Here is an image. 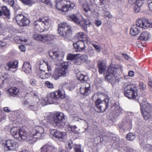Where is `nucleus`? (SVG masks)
I'll use <instances>...</instances> for the list:
<instances>
[{
    "label": "nucleus",
    "mask_w": 152,
    "mask_h": 152,
    "mask_svg": "<svg viewBox=\"0 0 152 152\" xmlns=\"http://www.w3.org/2000/svg\"><path fill=\"white\" fill-rule=\"evenodd\" d=\"M23 71L27 74L31 72V67L29 62H24L22 66Z\"/></svg>",
    "instance_id": "a878e982"
},
{
    "label": "nucleus",
    "mask_w": 152,
    "mask_h": 152,
    "mask_svg": "<svg viewBox=\"0 0 152 152\" xmlns=\"http://www.w3.org/2000/svg\"><path fill=\"white\" fill-rule=\"evenodd\" d=\"M76 36L78 39L81 40L82 39L86 38L88 39V38L86 34L83 32H80L76 34Z\"/></svg>",
    "instance_id": "473e14b6"
},
{
    "label": "nucleus",
    "mask_w": 152,
    "mask_h": 152,
    "mask_svg": "<svg viewBox=\"0 0 152 152\" xmlns=\"http://www.w3.org/2000/svg\"><path fill=\"white\" fill-rule=\"evenodd\" d=\"M8 44L5 42L2 41H0V48H6L7 47Z\"/></svg>",
    "instance_id": "ea45409f"
},
{
    "label": "nucleus",
    "mask_w": 152,
    "mask_h": 152,
    "mask_svg": "<svg viewBox=\"0 0 152 152\" xmlns=\"http://www.w3.org/2000/svg\"><path fill=\"white\" fill-rule=\"evenodd\" d=\"M74 149L75 152H83L81 150L80 145H76L74 147Z\"/></svg>",
    "instance_id": "a18cd8bd"
},
{
    "label": "nucleus",
    "mask_w": 152,
    "mask_h": 152,
    "mask_svg": "<svg viewBox=\"0 0 152 152\" xmlns=\"http://www.w3.org/2000/svg\"><path fill=\"white\" fill-rule=\"evenodd\" d=\"M0 17L8 20L10 18L9 10L6 6H3L0 9Z\"/></svg>",
    "instance_id": "6ab92c4d"
},
{
    "label": "nucleus",
    "mask_w": 152,
    "mask_h": 152,
    "mask_svg": "<svg viewBox=\"0 0 152 152\" xmlns=\"http://www.w3.org/2000/svg\"><path fill=\"white\" fill-rule=\"evenodd\" d=\"M59 53L58 52L50 51L49 52V54L51 58L53 59H55L56 60L60 61L61 60V58H60Z\"/></svg>",
    "instance_id": "cd10ccee"
},
{
    "label": "nucleus",
    "mask_w": 152,
    "mask_h": 152,
    "mask_svg": "<svg viewBox=\"0 0 152 152\" xmlns=\"http://www.w3.org/2000/svg\"><path fill=\"white\" fill-rule=\"evenodd\" d=\"M69 128L70 129L69 130H71V131L73 132H74L75 130L77 128V127L74 126H71Z\"/></svg>",
    "instance_id": "052dcab7"
},
{
    "label": "nucleus",
    "mask_w": 152,
    "mask_h": 152,
    "mask_svg": "<svg viewBox=\"0 0 152 152\" xmlns=\"http://www.w3.org/2000/svg\"><path fill=\"white\" fill-rule=\"evenodd\" d=\"M92 46L94 48L96 51L98 53L101 52V48L99 45L95 44H93Z\"/></svg>",
    "instance_id": "c03bdc74"
},
{
    "label": "nucleus",
    "mask_w": 152,
    "mask_h": 152,
    "mask_svg": "<svg viewBox=\"0 0 152 152\" xmlns=\"http://www.w3.org/2000/svg\"><path fill=\"white\" fill-rule=\"evenodd\" d=\"M36 81L34 79H31L30 81V83L33 86H34L36 84Z\"/></svg>",
    "instance_id": "bf43d9fd"
},
{
    "label": "nucleus",
    "mask_w": 152,
    "mask_h": 152,
    "mask_svg": "<svg viewBox=\"0 0 152 152\" xmlns=\"http://www.w3.org/2000/svg\"><path fill=\"white\" fill-rule=\"evenodd\" d=\"M65 93L63 90H58V91H56L50 93V97L51 99L54 100L61 98L63 99L64 98Z\"/></svg>",
    "instance_id": "f3484780"
},
{
    "label": "nucleus",
    "mask_w": 152,
    "mask_h": 152,
    "mask_svg": "<svg viewBox=\"0 0 152 152\" xmlns=\"http://www.w3.org/2000/svg\"><path fill=\"white\" fill-rule=\"evenodd\" d=\"M140 88L142 90H144L146 88V86L144 83L140 82L139 83Z\"/></svg>",
    "instance_id": "de8ad7c7"
},
{
    "label": "nucleus",
    "mask_w": 152,
    "mask_h": 152,
    "mask_svg": "<svg viewBox=\"0 0 152 152\" xmlns=\"http://www.w3.org/2000/svg\"><path fill=\"white\" fill-rule=\"evenodd\" d=\"M58 31L59 34L64 37L70 36L72 33L71 26L65 22L59 24Z\"/></svg>",
    "instance_id": "0eeeda50"
},
{
    "label": "nucleus",
    "mask_w": 152,
    "mask_h": 152,
    "mask_svg": "<svg viewBox=\"0 0 152 152\" xmlns=\"http://www.w3.org/2000/svg\"><path fill=\"white\" fill-rule=\"evenodd\" d=\"M33 24L37 31L42 32L45 29L49 28L50 24V20L47 17H43L34 21Z\"/></svg>",
    "instance_id": "20e7f679"
},
{
    "label": "nucleus",
    "mask_w": 152,
    "mask_h": 152,
    "mask_svg": "<svg viewBox=\"0 0 152 152\" xmlns=\"http://www.w3.org/2000/svg\"><path fill=\"white\" fill-rule=\"evenodd\" d=\"M138 27L146 28L152 27V24L149 22L148 20L143 19L139 20L136 22V24L132 25L130 29V33L132 36H135L137 35L139 31Z\"/></svg>",
    "instance_id": "f03ea898"
},
{
    "label": "nucleus",
    "mask_w": 152,
    "mask_h": 152,
    "mask_svg": "<svg viewBox=\"0 0 152 152\" xmlns=\"http://www.w3.org/2000/svg\"><path fill=\"white\" fill-rule=\"evenodd\" d=\"M47 62L43 60L41 61L39 63V68L40 70H45L44 69L46 68Z\"/></svg>",
    "instance_id": "72a5a7b5"
},
{
    "label": "nucleus",
    "mask_w": 152,
    "mask_h": 152,
    "mask_svg": "<svg viewBox=\"0 0 152 152\" xmlns=\"http://www.w3.org/2000/svg\"><path fill=\"white\" fill-rule=\"evenodd\" d=\"M79 57L82 63L84 62L88 59V56L86 55H82Z\"/></svg>",
    "instance_id": "58836bf2"
},
{
    "label": "nucleus",
    "mask_w": 152,
    "mask_h": 152,
    "mask_svg": "<svg viewBox=\"0 0 152 152\" xmlns=\"http://www.w3.org/2000/svg\"><path fill=\"white\" fill-rule=\"evenodd\" d=\"M149 10L152 11V1L148 4Z\"/></svg>",
    "instance_id": "774afa93"
},
{
    "label": "nucleus",
    "mask_w": 152,
    "mask_h": 152,
    "mask_svg": "<svg viewBox=\"0 0 152 152\" xmlns=\"http://www.w3.org/2000/svg\"><path fill=\"white\" fill-rule=\"evenodd\" d=\"M38 75L42 79L48 78L50 75V72H46L45 70H40L38 72Z\"/></svg>",
    "instance_id": "bb28decb"
},
{
    "label": "nucleus",
    "mask_w": 152,
    "mask_h": 152,
    "mask_svg": "<svg viewBox=\"0 0 152 152\" xmlns=\"http://www.w3.org/2000/svg\"><path fill=\"white\" fill-rule=\"evenodd\" d=\"M123 68V66L120 65L116 67H109L106 72L105 78L112 84L117 82H118L119 79L116 75L117 70L120 69L121 71H122Z\"/></svg>",
    "instance_id": "7ed1b4c3"
},
{
    "label": "nucleus",
    "mask_w": 152,
    "mask_h": 152,
    "mask_svg": "<svg viewBox=\"0 0 152 152\" xmlns=\"http://www.w3.org/2000/svg\"><path fill=\"white\" fill-rule=\"evenodd\" d=\"M73 45L77 52L84 51L85 50V47L84 43L82 41H78L74 43Z\"/></svg>",
    "instance_id": "412c9836"
},
{
    "label": "nucleus",
    "mask_w": 152,
    "mask_h": 152,
    "mask_svg": "<svg viewBox=\"0 0 152 152\" xmlns=\"http://www.w3.org/2000/svg\"><path fill=\"white\" fill-rule=\"evenodd\" d=\"M72 146V142L71 140H69L66 143V147L67 149H71Z\"/></svg>",
    "instance_id": "4c0bfd02"
},
{
    "label": "nucleus",
    "mask_w": 152,
    "mask_h": 152,
    "mask_svg": "<svg viewBox=\"0 0 152 152\" xmlns=\"http://www.w3.org/2000/svg\"><path fill=\"white\" fill-rule=\"evenodd\" d=\"M124 95L129 99H134L137 96L136 89L132 85H128L124 88Z\"/></svg>",
    "instance_id": "9d476101"
},
{
    "label": "nucleus",
    "mask_w": 152,
    "mask_h": 152,
    "mask_svg": "<svg viewBox=\"0 0 152 152\" xmlns=\"http://www.w3.org/2000/svg\"><path fill=\"white\" fill-rule=\"evenodd\" d=\"M4 144L8 150H16L19 146L18 142L13 140H5Z\"/></svg>",
    "instance_id": "2eb2a0df"
},
{
    "label": "nucleus",
    "mask_w": 152,
    "mask_h": 152,
    "mask_svg": "<svg viewBox=\"0 0 152 152\" xmlns=\"http://www.w3.org/2000/svg\"><path fill=\"white\" fill-rule=\"evenodd\" d=\"M66 84V86L69 87L70 90L73 89L75 87V85L73 82H70L69 83H67Z\"/></svg>",
    "instance_id": "a19ab883"
},
{
    "label": "nucleus",
    "mask_w": 152,
    "mask_h": 152,
    "mask_svg": "<svg viewBox=\"0 0 152 152\" xmlns=\"http://www.w3.org/2000/svg\"><path fill=\"white\" fill-rule=\"evenodd\" d=\"M90 86L89 84L87 83L83 84L80 88V92L81 94L85 96H87L90 92Z\"/></svg>",
    "instance_id": "4be33fe9"
},
{
    "label": "nucleus",
    "mask_w": 152,
    "mask_h": 152,
    "mask_svg": "<svg viewBox=\"0 0 152 152\" xmlns=\"http://www.w3.org/2000/svg\"><path fill=\"white\" fill-rule=\"evenodd\" d=\"M4 111L6 112H8L10 111L8 107H4Z\"/></svg>",
    "instance_id": "338daca9"
},
{
    "label": "nucleus",
    "mask_w": 152,
    "mask_h": 152,
    "mask_svg": "<svg viewBox=\"0 0 152 152\" xmlns=\"http://www.w3.org/2000/svg\"><path fill=\"white\" fill-rule=\"evenodd\" d=\"M45 85L48 88H52L53 87V84L49 81H46L45 83Z\"/></svg>",
    "instance_id": "3c124183"
},
{
    "label": "nucleus",
    "mask_w": 152,
    "mask_h": 152,
    "mask_svg": "<svg viewBox=\"0 0 152 152\" xmlns=\"http://www.w3.org/2000/svg\"><path fill=\"white\" fill-rule=\"evenodd\" d=\"M19 48L21 51L23 52L26 50V48L24 45H20L19 46Z\"/></svg>",
    "instance_id": "6e6d98bb"
},
{
    "label": "nucleus",
    "mask_w": 152,
    "mask_h": 152,
    "mask_svg": "<svg viewBox=\"0 0 152 152\" xmlns=\"http://www.w3.org/2000/svg\"><path fill=\"white\" fill-rule=\"evenodd\" d=\"M76 76L77 79L78 80H80L81 82H84L86 81L85 79L86 76L84 75L80 72L77 73Z\"/></svg>",
    "instance_id": "2f4dec72"
},
{
    "label": "nucleus",
    "mask_w": 152,
    "mask_h": 152,
    "mask_svg": "<svg viewBox=\"0 0 152 152\" xmlns=\"http://www.w3.org/2000/svg\"><path fill=\"white\" fill-rule=\"evenodd\" d=\"M9 94L13 96H15L18 93L19 89L15 87L10 88L9 89Z\"/></svg>",
    "instance_id": "7c9ffc66"
},
{
    "label": "nucleus",
    "mask_w": 152,
    "mask_h": 152,
    "mask_svg": "<svg viewBox=\"0 0 152 152\" xmlns=\"http://www.w3.org/2000/svg\"><path fill=\"white\" fill-rule=\"evenodd\" d=\"M44 132V128L41 126L35 127L31 130L28 134L24 129H20V135L18 140H26L30 143L32 144L42 137Z\"/></svg>",
    "instance_id": "f257e3e1"
},
{
    "label": "nucleus",
    "mask_w": 152,
    "mask_h": 152,
    "mask_svg": "<svg viewBox=\"0 0 152 152\" xmlns=\"http://www.w3.org/2000/svg\"><path fill=\"white\" fill-rule=\"evenodd\" d=\"M75 6V4L66 0H60L58 1L56 4L57 9L63 12H66L68 10H71Z\"/></svg>",
    "instance_id": "423d86ee"
},
{
    "label": "nucleus",
    "mask_w": 152,
    "mask_h": 152,
    "mask_svg": "<svg viewBox=\"0 0 152 152\" xmlns=\"http://www.w3.org/2000/svg\"><path fill=\"white\" fill-rule=\"evenodd\" d=\"M99 72L100 74H103L105 71L106 67L102 60H99L97 62Z\"/></svg>",
    "instance_id": "393cba45"
},
{
    "label": "nucleus",
    "mask_w": 152,
    "mask_h": 152,
    "mask_svg": "<svg viewBox=\"0 0 152 152\" xmlns=\"http://www.w3.org/2000/svg\"><path fill=\"white\" fill-rule=\"evenodd\" d=\"M83 8L84 10L86 12L90 10L89 5L87 3L84 4L83 5Z\"/></svg>",
    "instance_id": "37998d69"
},
{
    "label": "nucleus",
    "mask_w": 152,
    "mask_h": 152,
    "mask_svg": "<svg viewBox=\"0 0 152 152\" xmlns=\"http://www.w3.org/2000/svg\"><path fill=\"white\" fill-rule=\"evenodd\" d=\"M67 68V66L65 64L58 66L56 68L52 75L53 77L56 80L61 77H65L66 75Z\"/></svg>",
    "instance_id": "1a4fd4ad"
},
{
    "label": "nucleus",
    "mask_w": 152,
    "mask_h": 152,
    "mask_svg": "<svg viewBox=\"0 0 152 152\" xmlns=\"http://www.w3.org/2000/svg\"><path fill=\"white\" fill-rule=\"evenodd\" d=\"M28 108L30 109L33 110L34 111H36L37 110V108L36 106H34L33 105H31L30 104Z\"/></svg>",
    "instance_id": "5fc2aeb1"
},
{
    "label": "nucleus",
    "mask_w": 152,
    "mask_h": 152,
    "mask_svg": "<svg viewBox=\"0 0 152 152\" xmlns=\"http://www.w3.org/2000/svg\"><path fill=\"white\" fill-rule=\"evenodd\" d=\"M16 19L18 24L20 26H26L30 23V20L22 14L17 15Z\"/></svg>",
    "instance_id": "dca6fc26"
},
{
    "label": "nucleus",
    "mask_w": 152,
    "mask_h": 152,
    "mask_svg": "<svg viewBox=\"0 0 152 152\" xmlns=\"http://www.w3.org/2000/svg\"><path fill=\"white\" fill-rule=\"evenodd\" d=\"M41 1L48 6H50L51 5V3L50 0H41Z\"/></svg>",
    "instance_id": "09e8293b"
},
{
    "label": "nucleus",
    "mask_w": 152,
    "mask_h": 152,
    "mask_svg": "<svg viewBox=\"0 0 152 152\" xmlns=\"http://www.w3.org/2000/svg\"><path fill=\"white\" fill-rule=\"evenodd\" d=\"M20 132V129L16 127L12 128L10 130L11 134L16 140H19Z\"/></svg>",
    "instance_id": "b1692460"
},
{
    "label": "nucleus",
    "mask_w": 152,
    "mask_h": 152,
    "mask_svg": "<svg viewBox=\"0 0 152 152\" xmlns=\"http://www.w3.org/2000/svg\"><path fill=\"white\" fill-rule=\"evenodd\" d=\"M82 63V62L79 57L77 58L74 61V64L77 65H80Z\"/></svg>",
    "instance_id": "8fccbe9b"
},
{
    "label": "nucleus",
    "mask_w": 152,
    "mask_h": 152,
    "mask_svg": "<svg viewBox=\"0 0 152 152\" xmlns=\"http://www.w3.org/2000/svg\"><path fill=\"white\" fill-rule=\"evenodd\" d=\"M129 1L130 4L134 5V10L136 12L140 11V7L143 3L142 0H129Z\"/></svg>",
    "instance_id": "a211bd4d"
},
{
    "label": "nucleus",
    "mask_w": 152,
    "mask_h": 152,
    "mask_svg": "<svg viewBox=\"0 0 152 152\" xmlns=\"http://www.w3.org/2000/svg\"><path fill=\"white\" fill-rule=\"evenodd\" d=\"M33 37L35 40L45 42L53 39L54 37L53 35L50 34L39 35L35 33L33 34Z\"/></svg>",
    "instance_id": "ddd939ff"
},
{
    "label": "nucleus",
    "mask_w": 152,
    "mask_h": 152,
    "mask_svg": "<svg viewBox=\"0 0 152 152\" xmlns=\"http://www.w3.org/2000/svg\"><path fill=\"white\" fill-rule=\"evenodd\" d=\"M6 116L3 115H0V122L3 120L6 119Z\"/></svg>",
    "instance_id": "680f3d73"
},
{
    "label": "nucleus",
    "mask_w": 152,
    "mask_h": 152,
    "mask_svg": "<svg viewBox=\"0 0 152 152\" xmlns=\"http://www.w3.org/2000/svg\"><path fill=\"white\" fill-rule=\"evenodd\" d=\"M100 6H101V7L105 8V6L108 2V0H100Z\"/></svg>",
    "instance_id": "e433bc0d"
},
{
    "label": "nucleus",
    "mask_w": 152,
    "mask_h": 152,
    "mask_svg": "<svg viewBox=\"0 0 152 152\" xmlns=\"http://www.w3.org/2000/svg\"><path fill=\"white\" fill-rule=\"evenodd\" d=\"M64 114L61 112H58L53 116L54 125L58 127H61L65 124L66 122Z\"/></svg>",
    "instance_id": "9b49d317"
},
{
    "label": "nucleus",
    "mask_w": 152,
    "mask_h": 152,
    "mask_svg": "<svg viewBox=\"0 0 152 152\" xmlns=\"http://www.w3.org/2000/svg\"><path fill=\"white\" fill-rule=\"evenodd\" d=\"M7 74L5 73H3L1 75H0V78L4 80L5 79H7Z\"/></svg>",
    "instance_id": "864d4df0"
},
{
    "label": "nucleus",
    "mask_w": 152,
    "mask_h": 152,
    "mask_svg": "<svg viewBox=\"0 0 152 152\" xmlns=\"http://www.w3.org/2000/svg\"><path fill=\"white\" fill-rule=\"evenodd\" d=\"M102 23L101 21L99 20H96L95 21V24L97 26H100Z\"/></svg>",
    "instance_id": "13d9d810"
},
{
    "label": "nucleus",
    "mask_w": 152,
    "mask_h": 152,
    "mask_svg": "<svg viewBox=\"0 0 152 152\" xmlns=\"http://www.w3.org/2000/svg\"><path fill=\"white\" fill-rule=\"evenodd\" d=\"M149 36V33L145 31L141 33L138 39L143 41H146L148 39Z\"/></svg>",
    "instance_id": "c756f323"
},
{
    "label": "nucleus",
    "mask_w": 152,
    "mask_h": 152,
    "mask_svg": "<svg viewBox=\"0 0 152 152\" xmlns=\"http://www.w3.org/2000/svg\"><path fill=\"white\" fill-rule=\"evenodd\" d=\"M135 134L133 133H129L126 135V138L127 140L132 141L135 138Z\"/></svg>",
    "instance_id": "f704fd0d"
},
{
    "label": "nucleus",
    "mask_w": 152,
    "mask_h": 152,
    "mask_svg": "<svg viewBox=\"0 0 152 152\" xmlns=\"http://www.w3.org/2000/svg\"><path fill=\"white\" fill-rule=\"evenodd\" d=\"M30 104V101L27 100H26L23 102V105L25 108H28Z\"/></svg>",
    "instance_id": "79ce46f5"
},
{
    "label": "nucleus",
    "mask_w": 152,
    "mask_h": 152,
    "mask_svg": "<svg viewBox=\"0 0 152 152\" xmlns=\"http://www.w3.org/2000/svg\"><path fill=\"white\" fill-rule=\"evenodd\" d=\"M78 56V54H69L67 56V59L68 60H75L77 58V56Z\"/></svg>",
    "instance_id": "c9c22d12"
},
{
    "label": "nucleus",
    "mask_w": 152,
    "mask_h": 152,
    "mask_svg": "<svg viewBox=\"0 0 152 152\" xmlns=\"http://www.w3.org/2000/svg\"><path fill=\"white\" fill-rule=\"evenodd\" d=\"M109 102L108 97L106 98L104 100H101L100 98L97 99L95 102V105L99 112H103L106 110L108 106Z\"/></svg>",
    "instance_id": "f8f14e48"
},
{
    "label": "nucleus",
    "mask_w": 152,
    "mask_h": 152,
    "mask_svg": "<svg viewBox=\"0 0 152 152\" xmlns=\"http://www.w3.org/2000/svg\"><path fill=\"white\" fill-rule=\"evenodd\" d=\"M128 75L129 76L132 77L134 75V72L133 71H130L129 72Z\"/></svg>",
    "instance_id": "e2e57ef3"
},
{
    "label": "nucleus",
    "mask_w": 152,
    "mask_h": 152,
    "mask_svg": "<svg viewBox=\"0 0 152 152\" xmlns=\"http://www.w3.org/2000/svg\"><path fill=\"white\" fill-rule=\"evenodd\" d=\"M123 57L125 58L126 59H128L129 58V57L126 54L123 53L122 54Z\"/></svg>",
    "instance_id": "69168bd1"
},
{
    "label": "nucleus",
    "mask_w": 152,
    "mask_h": 152,
    "mask_svg": "<svg viewBox=\"0 0 152 152\" xmlns=\"http://www.w3.org/2000/svg\"><path fill=\"white\" fill-rule=\"evenodd\" d=\"M112 108L114 111V114L115 115L118 116L120 114L122 113H123V110L122 108L119 106L112 107Z\"/></svg>",
    "instance_id": "c85d7f7f"
},
{
    "label": "nucleus",
    "mask_w": 152,
    "mask_h": 152,
    "mask_svg": "<svg viewBox=\"0 0 152 152\" xmlns=\"http://www.w3.org/2000/svg\"><path fill=\"white\" fill-rule=\"evenodd\" d=\"M54 148L53 145L50 143H48L41 148L40 152H52Z\"/></svg>",
    "instance_id": "5701e85b"
},
{
    "label": "nucleus",
    "mask_w": 152,
    "mask_h": 152,
    "mask_svg": "<svg viewBox=\"0 0 152 152\" xmlns=\"http://www.w3.org/2000/svg\"><path fill=\"white\" fill-rule=\"evenodd\" d=\"M46 67L48 71H50L51 70L52 66L50 63H49L47 62Z\"/></svg>",
    "instance_id": "603ef678"
},
{
    "label": "nucleus",
    "mask_w": 152,
    "mask_h": 152,
    "mask_svg": "<svg viewBox=\"0 0 152 152\" xmlns=\"http://www.w3.org/2000/svg\"><path fill=\"white\" fill-rule=\"evenodd\" d=\"M50 132L51 135L53 138L57 139L60 141H63L66 138V133L65 132H60L54 129H51Z\"/></svg>",
    "instance_id": "4468645a"
},
{
    "label": "nucleus",
    "mask_w": 152,
    "mask_h": 152,
    "mask_svg": "<svg viewBox=\"0 0 152 152\" xmlns=\"http://www.w3.org/2000/svg\"><path fill=\"white\" fill-rule=\"evenodd\" d=\"M141 111L144 118L146 120L149 119L152 115V106L145 101H144L140 104Z\"/></svg>",
    "instance_id": "39448f33"
},
{
    "label": "nucleus",
    "mask_w": 152,
    "mask_h": 152,
    "mask_svg": "<svg viewBox=\"0 0 152 152\" xmlns=\"http://www.w3.org/2000/svg\"><path fill=\"white\" fill-rule=\"evenodd\" d=\"M42 99H43V101L44 102V105H46L47 104H47L50 103L49 100H48V99L46 100V99H45V98H43Z\"/></svg>",
    "instance_id": "0e129e2a"
},
{
    "label": "nucleus",
    "mask_w": 152,
    "mask_h": 152,
    "mask_svg": "<svg viewBox=\"0 0 152 152\" xmlns=\"http://www.w3.org/2000/svg\"><path fill=\"white\" fill-rule=\"evenodd\" d=\"M70 18L72 21L80 26L84 31H87V26H89L91 23L89 20L84 19L80 20L75 15L71 16Z\"/></svg>",
    "instance_id": "6e6552de"
},
{
    "label": "nucleus",
    "mask_w": 152,
    "mask_h": 152,
    "mask_svg": "<svg viewBox=\"0 0 152 152\" xmlns=\"http://www.w3.org/2000/svg\"><path fill=\"white\" fill-rule=\"evenodd\" d=\"M18 62H10L8 63L5 66V68L7 70H9L12 72H14L16 70L18 67Z\"/></svg>",
    "instance_id": "aec40b11"
},
{
    "label": "nucleus",
    "mask_w": 152,
    "mask_h": 152,
    "mask_svg": "<svg viewBox=\"0 0 152 152\" xmlns=\"http://www.w3.org/2000/svg\"><path fill=\"white\" fill-rule=\"evenodd\" d=\"M144 150L147 151H149L152 150V146L150 144H147L145 145L144 148Z\"/></svg>",
    "instance_id": "49530a36"
},
{
    "label": "nucleus",
    "mask_w": 152,
    "mask_h": 152,
    "mask_svg": "<svg viewBox=\"0 0 152 152\" xmlns=\"http://www.w3.org/2000/svg\"><path fill=\"white\" fill-rule=\"evenodd\" d=\"M14 0H8L6 3L7 4L10 5V6H13L14 4Z\"/></svg>",
    "instance_id": "4d7b16f0"
}]
</instances>
